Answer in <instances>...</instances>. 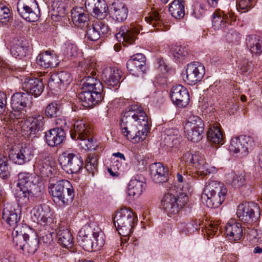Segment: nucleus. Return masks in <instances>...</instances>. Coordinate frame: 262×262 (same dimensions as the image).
I'll return each instance as SVG.
<instances>
[{
	"label": "nucleus",
	"instance_id": "1",
	"mask_svg": "<svg viewBox=\"0 0 262 262\" xmlns=\"http://www.w3.org/2000/svg\"><path fill=\"white\" fill-rule=\"evenodd\" d=\"M120 127L124 137L137 143L144 140L150 130L148 117L137 104L129 106L123 112Z\"/></svg>",
	"mask_w": 262,
	"mask_h": 262
},
{
	"label": "nucleus",
	"instance_id": "2",
	"mask_svg": "<svg viewBox=\"0 0 262 262\" xmlns=\"http://www.w3.org/2000/svg\"><path fill=\"white\" fill-rule=\"evenodd\" d=\"M93 66L85 71L86 75L81 80L82 91L79 94L78 98L84 107H92L103 99L102 83L95 77L96 73L92 68Z\"/></svg>",
	"mask_w": 262,
	"mask_h": 262
},
{
	"label": "nucleus",
	"instance_id": "3",
	"mask_svg": "<svg viewBox=\"0 0 262 262\" xmlns=\"http://www.w3.org/2000/svg\"><path fill=\"white\" fill-rule=\"evenodd\" d=\"M78 240L84 250L88 252L97 251L105 244V235L96 223L83 226L78 233Z\"/></svg>",
	"mask_w": 262,
	"mask_h": 262
},
{
	"label": "nucleus",
	"instance_id": "4",
	"mask_svg": "<svg viewBox=\"0 0 262 262\" xmlns=\"http://www.w3.org/2000/svg\"><path fill=\"white\" fill-rule=\"evenodd\" d=\"M16 184L17 189L14 192L15 198L18 204L25 206L30 202V198L33 194L32 189L36 187V177L28 172H20L18 174Z\"/></svg>",
	"mask_w": 262,
	"mask_h": 262
},
{
	"label": "nucleus",
	"instance_id": "5",
	"mask_svg": "<svg viewBox=\"0 0 262 262\" xmlns=\"http://www.w3.org/2000/svg\"><path fill=\"white\" fill-rule=\"evenodd\" d=\"M49 192L54 202L68 205L74 196V191L70 182L66 180H61L55 184H50L48 187Z\"/></svg>",
	"mask_w": 262,
	"mask_h": 262
},
{
	"label": "nucleus",
	"instance_id": "6",
	"mask_svg": "<svg viewBox=\"0 0 262 262\" xmlns=\"http://www.w3.org/2000/svg\"><path fill=\"white\" fill-rule=\"evenodd\" d=\"M136 215L130 210L123 208L118 211L114 218V225L120 235L126 236L132 232L137 223Z\"/></svg>",
	"mask_w": 262,
	"mask_h": 262
},
{
	"label": "nucleus",
	"instance_id": "7",
	"mask_svg": "<svg viewBox=\"0 0 262 262\" xmlns=\"http://www.w3.org/2000/svg\"><path fill=\"white\" fill-rule=\"evenodd\" d=\"M29 96L27 93L19 92L13 95L11 98V107L13 110L11 117L14 120V123L16 122L23 123L26 119V111L25 108L29 102Z\"/></svg>",
	"mask_w": 262,
	"mask_h": 262
},
{
	"label": "nucleus",
	"instance_id": "8",
	"mask_svg": "<svg viewBox=\"0 0 262 262\" xmlns=\"http://www.w3.org/2000/svg\"><path fill=\"white\" fill-rule=\"evenodd\" d=\"M188 200L187 196L185 194H179L175 196L168 193L164 195L161 202V208L171 216L177 214Z\"/></svg>",
	"mask_w": 262,
	"mask_h": 262
},
{
	"label": "nucleus",
	"instance_id": "9",
	"mask_svg": "<svg viewBox=\"0 0 262 262\" xmlns=\"http://www.w3.org/2000/svg\"><path fill=\"white\" fill-rule=\"evenodd\" d=\"M236 214L242 222L251 225L260 217V211L257 204L245 202L238 206Z\"/></svg>",
	"mask_w": 262,
	"mask_h": 262
},
{
	"label": "nucleus",
	"instance_id": "10",
	"mask_svg": "<svg viewBox=\"0 0 262 262\" xmlns=\"http://www.w3.org/2000/svg\"><path fill=\"white\" fill-rule=\"evenodd\" d=\"M254 146V142L251 137L240 136L231 139L228 149L230 152L243 157L247 156Z\"/></svg>",
	"mask_w": 262,
	"mask_h": 262
},
{
	"label": "nucleus",
	"instance_id": "11",
	"mask_svg": "<svg viewBox=\"0 0 262 262\" xmlns=\"http://www.w3.org/2000/svg\"><path fill=\"white\" fill-rule=\"evenodd\" d=\"M17 9L20 16L28 21L35 22L39 17L40 12L35 0H19Z\"/></svg>",
	"mask_w": 262,
	"mask_h": 262
},
{
	"label": "nucleus",
	"instance_id": "12",
	"mask_svg": "<svg viewBox=\"0 0 262 262\" xmlns=\"http://www.w3.org/2000/svg\"><path fill=\"white\" fill-rule=\"evenodd\" d=\"M31 218L41 226L52 227L53 222V212L49 205L42 204L34 206L31 211Z\"/></svg>",
	"mask_w": 262,
	"mask_h": 262
},
{
	"label": "nucleus",
	"instance_id": "13",
	"mask_svg": "<svg viewBox=\"0 0 262 262\" xmlns=\"http://www.w3.org/2000/svg\"><path fill=\"white\" fill-rule=\"evenodd\" d=\"M58 161L62 168L68 173L78 172L83 164L80 156L69 152H64L60 155Z\"/></svg>",
	"mask_w": 262,
	"mask_h": 262
},
{
	"label": "nucleus",
	"instance_id": "14",
	"mask_svg": "<svg viewBox=\"0 0 262 262\" xmlns=\"http://www.w3.org/2000/svg\"><path fill=\"white\" fill-rule=\"evenodd\" d=\"M45 118L39 113H34L24 120L23 123L16 122L22 130L26 131L30 137L34 136L39 131L43 130L45 125Z\"/></svg>",
	"mask_w": 262,
	"mask_h": 262
},
{
	"label": "nucleus",
	"instance_id": "15",
	"mask_svg": "<svg viewBox=\"0 0 262 262\" xmlns=\"http://www.w3.org/2000/svg\"><path fill=\"white\" fill-rule=\"evenodd\" d=\"M205 73L204 66L200 62H193L187 66L183 76L184 81L189 85H194L200 81Z\"/></svg>",
	"mask_w": 262,
	"mask_h": 262
},
{
	"label": "nucleus",
	"instance_id": "16",
	"mask_svg": "<svg viewBox=\"0 0 262 262\" xmlns=\"http://www.w3.org/2000/svg\"><path fill=\"white\" fill-rule=\"evenodd\" d=\"M145 56L141 53L133 55L126 63L130 73L136 77H142L146 70Z\"/></svg>",
	"mask_w": 262,
	"mask_h": 262
},
{
	"label": "nucleus",
	"instance_id": "17",
	"mask_svg": "<svg viewBox=\"0 0 262 262\" xmlns=\"http://www.w3.org/2000/svg\"><path fill=\"white\" fill-rule=\"evenodd\" d=\"M30 234H33V231L26 225H19L15 227L12 233L14 246L17 249L22 250L26 242L30 237Z\"/></svg>",
	"mask_w": 262,
	"mask_h": 262
},
{
	"label": "nucleus",
	"instance_id": "18",
	"mask_svg": "<svg viewBox=\"0 0 262 262\" xmlns=\"http://www.w3.org/2000/svg\"><path fill=\"white\" fill-rule=\"evenodd\" d=\"M72 81L70 73L66 71H60L53 74L50 78L48 86L51 90L58 91L64 90Z\"/></svg>",
	"mask_w": 262,
	"mask_h": 262
},
{
	"label": "nucleus",
	"instance_id": "19",
	"mask_svg": "<svg viewBox=\"0 0 262 262\" xmlns=\"http://www.w3.org/2000/svg\"><path fill=\"white\" fill-rule=\"evenodd\" d=\"M170 97L172 103L181 108L186 107L190 100L188 90L182 85H176L172 87Z\"/></svg>",
	"mask_w": 262,
	"mask_h": 262
},
{
	"label": "nucleus",
	"instance_id": "20",
	"mask_svg": "<svg viewBox=\"0 0 262 262\" xmlns=\"http://www.w3.org/2000/svg\"><path fill=\"white\" fill-rule=\"evenodd\" d=\"M85 7L86 11L99 19L104 18L107 14L108 7L104 0H86Z\"/></svg>",
	"mask_w": 262,
	"mask_h": 262
},
{
	"label": "nucleus",
	"instance_id": "21",
	"mask_svg": "<svg viewBox=\"0 0 262 262\" xmlns=\"http://www.w3.org/2000/svg\"><path fill=\"white\" fill-rule=\"evenodd\" d=\"M20 211L17 205L12 203H6L3 210V219L13 228L17 225L20 218Z\"/></svg>",
	"mask_w": 262,
	"mask_h": 262
},
{
	"label": "nucleus",
	"instance_id": "22",
	"mask_svg": "<svg viewBox=\"0 0 262 262\" xmlns=\"http://www.w3.org/2000/svg\"><path fill=\"white\" fill-rule=\"evenodd\" d=\"M42 82L37 78H27L23 82L21 89L29 96L33 95L35 97L39 96L43 90Z\"/></svg>",
	"mask_w": 262,
	"mask_h": 262
},
{
	"label": "nucleus",
	"instance_id": "23",
	"mask_svg": "<svg viewBox=\"0 0 262 262\" xmlns=\"http://www.w3.org/2000/svg\"><path fill=\"white\" fill-rule=\"evenodd\" d=\"M150 176L156 183H163L168 180V168L161 163H154L149 167Z\"/></svg>",
	"mask_w": 262,
	"mask_h": 262
},
{
	"label": "nucleus",
	"instance_id": "24",
	"mask_svg": "<svg viewBox=\"0 0 262 262\" xmlns=\"http://www.w3.org/2000/svg\"><path fill=\"white\" fill-rule=\"evenodd\" d=\"M108 31L107 25L102 21H98L87 27L86 35L89 40L96 41L102 35L107 34Z\"/></svg>",
	"mask_w": 262,
	"mask_h": 262
},
{
	"label": "nucleus",
	"instance_id": "25",
	"mask_svg": "<svg viewBox=\"0 0 262 262\" xmlns=\"http://www.w3.org/2000/svg\"><path fill=\"white\" fill-rule=\"evenodd\" d=\"M225 233L230 241H237L241 239L243 236V227L240 223L233 219H231L226 226Z\"/></svg>",
	"mask_w": 262,
	"mask_h": 262
},
{
	"label": "nucleus",
	"instance_id": "26",
	"mask_svg": "<svg viewBox=\"0 0 262 262\" xmlns=\"http://www.w3.org/2000/svg\"><path fill=\"white\" fill-rule=\"evenodd\" d=\"M146 187L144 178L141 175L133 177L128 185V194L135 198L139 197Z\"/></svg>",
	"mask_w": 262,
	"mask_h": 262
},
{
	"label": "nucleus",
	"instance_id": "27",
	"mask_svg": "<svg viewBox=\"0 0 262 262\" xmlns=\"http://www.w3.org/2000/svg\"><path fill=\"white\" fill-rule=\"evenodd\" d=\"M139 33V30L134 26H122L120 28L119 32L116 34L117 39L122 38L123 43L124 46L126 44H133Z\"/></svg>",
	"mask_w": 262,
	"mask_h": 262
},
{
	"label": "nucleus",
	"instance_id": "28",
	"mask_svg": "<svg viewBox=\"0 0 262 262\" xmlns=\"http://www.w3.org/2000/svg\"><path fill=\"white\" fill-rule=\"evenodd\" d=\"M45 139L49 146L55 147L61 144L65 140L66 133L61 128H52L46 133Z\"/></svg>",
	"mask_w": 262,
	"mask_h": 262
},
{
	"label": "nucleus",
	"instance_id": "29",
	"mask_svg": "<svg viewBox=\"0 0 262 262\" xmlns=\"http://www.w3.org/2000/svg\"><path fill=\"white\" fill-rule=\"evenodd\" d=\"M102 78L110 89L117 86L121 78V71L112 67L105 68L102 72Z\"/></svg>",
	"mask_w": 262,
	"mask_h": 262
},
{
	"label": "nucleus",
	"instance_id": "30",
	"mask_svg": "<svg viewBox=\"0 0 262 262\" xmlns=\"http://www.w3.org/2000/svg\"><path fill=\"white\" fill-rule=\"evenodd\" d=\"M32 149L27 146L21 147L20 149L9 155L10 159L15 164L23 165L29 162L33 157Z\"/></svg>",
	"mask_w": 262,
	"mask_h": 262
},
{
	"label": "nucleus",
	"instance_id": "31",
	"mask_svg": "<svg viewBox=\"0 0 262 262\" xmlns=\"http://www.w3.org/2000/svg\"><path fill=\"white\" fill-rule=\"evenodd\" d=\"M36 61L39 66L45 69L55 67L58 64L56 56L49 51L39 54L36 58Z\"/></svg>",
	"mask_w": 262,
	"mask_h": 262
},
{
	"label": "nucleus",
	"instance_id": "32",
	"mask_svg": "<svg viewBox=\"0 0 262 262\" xmlns=\"http://www.w3.org/2000/svg\"><path fill=\"white\" fill-rule=\"evenodd\" d=\"M91 129L89 125L83 120H77L71 130L70 135L72 139L78 140L88 135H91Z\"/></svg>",
	"mask_w": 262,
	"mask_h": 262
},
{
	"label": "nucleus",
	"instance_id": "33",
	"mask_svg": "<svg viewBox=\"0 0 262 262\" xmlns=\"http://www.w3.org/2000/svg\"><path fill=\"white\" fill-rule=\"evenodd\" d=\"M28 50V43L26 39L21 36H18L14 39V44L11 48V54L15 58H21L26 56Z\"/></svg>",
	"mask_w": 262,
	"mask_h": 262
},
{
	"label": "nucleus",
	"instance_id": "34",
	"mask_svg": "<svg viewBox=\"0 0 262 262\" xmlns=\"http://www.w3.org/2000/svg\"><path fill=\"white\" fill-rule=\"evenodd\" d=\"M227 188L220 191L219 193H213L211 196H206V198H202L205 201L206 205L210 208H217L225 200L227 194Z\"/></svg>",
	"mask_w": 262,
	"mask_h": 262
},
{
	"label": "nucleus",
	"instance_id": "35",
	"mask_svg": "<svg viewBox=\"0 0 262 262\" xmlns=\"http://www.w3.org/2000/svg\"><path fill=\"white\" fill-rule=\"evenodd\" d=\"M164 142L169 148L178 147L180 144L181 137L176 128H170L166 131Z\"/></svg>",
	"mask_w": 262,
	"mask_h": 262
},
{
	"label": "nucleus",
	"instance_id": "36",
	"mask_svg": "<svg viewBox=\"0 0 262 262\" xmlns=\"http://www.w3.org/2000/svg\"><path fill=\"white\" fill-rule=\"evenodd\" d=\"M246 45L250 52L256 55L262 53V37L256 35H249L246 38Z\"/></svg>",
	"mask_w": 262,
	"mask_h": 262
},
{
	"label": "nucleus",
	"instance_id": "37",
	"mask_svg": "<svg viewBox=\"0 0 262 262\" xmlns=\"http://www.w3.org/2000/svg\"><path fill=\"white\" fill-rule=\"evenodd\" d=\"M111 9L113 10V16L116 21L122 22L127 18L128 9L123 3L118 1L114 2Z\"/></svg>",
	"mask_w": 262,
	"mask_h": 262
},
{
	"label": "nucleus",
	"instance_id": "38",
	"mask_svg": "<svg viewBox=\"0 0 262 262\" xmlns=\"http://www.w3.org/2000/svg\"><path fill=\"white\" fill-rule=\"evenodd\" d=\"M212 17V27L215 30L222 29L229 25V16L223 12H215Z\"/></svg>",
	"mask_w": 262,
	"mask_h": 262
},
{
	"label": "nucleus",
	"instance_id": "39",
	"mask_svg": "<svg viewBox=\"0 0 262 262\" xmlns=\"http://www.w3.org/2000/svg\"><path fill=\"white\" fill-rule=\"evenodd\" d=\"M169 12L175 18H182L185 15L184 2L182 0H174L169 6Z\"/></svg>",
	"mask_w": 262,
	"mask_h": 262
},
{
	"label": "nucleus",
	"instance_id": "40",
	"mask_svg": "<svg viewBox=\"0 0 262 262\" xmlns=\"http://www.w3.org/2000/svg\"><path fill=\"white\" fill-rule=\"evenodd\" d=\"M223 188L226 187L223 183L216 181L209 180L205 185L202 198H206V196H211L213 193H219Z\"/></svg>",
	"mask_w": 262,
	"mask_h": 262
},
{
	"label": "nucleus",
	"instance_id": "41",
	"mask_svg": "<svg viewBox=\"0 0 262 262\" xmlns=\"http://www.w3.org/2000/svg\"><path fill=\"white\" fill-rule=\"evenodd\" d=\"M59 243L63 247L71 248L73 246L72 235L67 229H59L56 233Z\"/></svg>",
	"mask_w": 262,
	"mask_h": 262
},
{
	"label": "nucleus",
	"instance_id": "42",
	"mask_svg": "<svg viewBox=\"0 0 262 262\" xmlns=\"http://www.w3.org/2000/svg\"><path fill=\"white\" fill-rule=\"evenodd\" d=\"M30 234V237L26 242L22 249L25 254H33L37 251L38 248L39 241L37 235L33 232V234Z\"/></svg>",
	"mask_w": 262,
	"mask_h": 262
},
{
	"label": "nucleus",
	"instance_id": "43",
	"mask_svg": "<svg viewBox=\"0 0 262 262\" xmlns=\"http://www.w3.org/2000/svg\"><path fill=\"white\" fill-rule=\"evenodd\" d=\"M71 17L73 21L76 25L84 24L89 20L88 15L84 13L81 7H76L71 11Z\"/></svg>",
	"mask_w": 262,
	"mask_h": 262
},
{
	"label": "nucleus",
	"instance_id": "44",
	"mask_svg": "<svg viewBox=\"0 0 262 262\" xmlns=\"http://www.w3.org/2000/svg\"><path fill=\"white\" fill-rule=\"evenodd\" d=\"M204 130V127L192 128L191 130L187 129H184L185 135L189 140L193 142H198L202 140L203 134Z\"/></svg>",
	"mask_w": 262,
	"mask_h": 262
},
{
	"label": "nucleus",
	"instance_id": "45",
	"mask_svg": "<svg viewBox=\"0 0 262 262\" xmlns=\"http://www.w3.org/2000/svg\"><path fill=\"white\" fill-rule=\"evenodd\" d=\"M163 11L160 9L159 11H154L148 17H145V20L150 25L156 27L157 25H161L162 24L164 18Z\"/></svg>",
	"mask_w": 262,
	"mask_h": 262
},
{
	"label": "nucleus",
	"instance_id": "46",
	"mask_svg": "<svg viewBox=\"0 0 262 262\" xmlns=\"http://www.w3.org/2000/svg\"><path fill=\"white\" fill-rule=\"evenodd\" d=\"M207 138L210 142L216 144L222 143L223 140L222 133L217 126H213L210 128Z\"/></svg>",
	"mask_w": 262,
	"mask_h": 262
},
{
	"label": "nucleus",
	"instance_id": "47",
	"mask_svg": "<svg viewBox=\"0 0 262 262\" xmlns=\"http://www.w3.org/2000/svg\"><path fill=\"white\" fill-rule=\"evenodd\" d=\"M201 158V156L196 152L192 153L190 151H187L184 154L182 160L188 165L192 166L195 168L196 166L199 165V162Z\"/></svg>",
	"mask_w": 262,
	"mask_h": 262
},
{
	"label": "nucleus",
	"instance_id": "48",
	"mask_svg": "<svg viewBox=\"0 0 262 262\" xmlns=\"http://www.w3.org/2000/svg\"><path fill=\"white\" fill-rule=\"evenodd\" d=\"M204 124L202 119L197 116H191L189 117L186 121L184 129H187L190 131L194 128L204 127Z\"/></svg>",
	"mask_w": 262,
	"mask_h": 262
},
{
	"label": "nucleus",
	"instance_id": "49",
	"mask_svg": "<svg viewBox=\"0 0 262 262\" xmlns=\"http://www.w3.org/2000/svg\"><path fill=\"white\" fill-rule=\"evenodd\" d=\"M177 180L178 182L177 191H181L179 194H185L187 196L188 194L190 192L191 187L190 185L184 179V177L180 173L177 174Z\"/></svg>",
	"mask_w": 262,
	"mask_h": 262
},
{
	"label": "nucleus",
	"instance_id": "50",
	"mask_svg": "<svg viewBox=\"0 0 262 262\" xmlns=\"http://www.w3.org/2000/svg\"><path fill=\"white\" fill-rule=\"evenodd\" d=\"M244 176L242 174H236L234 172L229 173L227 178V183L234 187H239L245 183Z\"/></svg>",
	"mask_w": 262,
	"mask_h": 262
},
{
	"label": "nucleus",
	"instance_id": "51",
	"mask_svg": "<svg viewBox=\"0 0 262 262\" xmlns=\"http://www.w3.org/2000/svg\"><path fill=\"white\" fill-rule=\"evenodd\" d=\"M10 170L7 158L0 154V177L5 180L8 179L10 176Z\"/></svg>",
	"mask_w": 262,
	"mask_h": 262
},
{
	"label": "nucleus",
	"instance_id": "52",
	"mask_svg": "<svg viewBox=\"0 0 262 262\" xmlns=\"http://www.w3.org/2000/svg\"><path fill=\"white\" fill-rule=\"evenodd\" d=\"M90 135H88L78 139V140H79V144L82 149L85 150H93L95 149L96 142L92 139Z\"/></svg>",
	"mask_w": 262,
	"mask_h": 262
},
{
	"label": "nucleus",
	"instance_id": "53",
	"mask_svg": "<svg viewBox=\"0 0 262 262\" xmlns=\"http://www.w3.org/2000/svg\"><path fill=\"white\" fill-rule=\"evenodd\" d=\"M199 165L196 166L195 168L204 175H207L210 173H215L216 171L214 166H212L208 163L204 161L203 158H201L199 162Z\"/></svg>",
	"mask_w": 262,
	"mask_h": 262
},
{
	"label": "nucleus",
	"instance_id": "54",
	"mask_svg": "<svg viewBox=\"0 0 262 262\" xmlns=\"http://www.w3.org/2000/svg\"><path fill=\"white\" fill-rule=\"evenodd\" d=\"M98 165V157L95 155H90L86 161L85 168L86 169L93 173L96 170Z\"/></svg>",
	"mask_w": 262,
	"mask_h": 262
},
{
	"label": "nucleus",
	"instance_id": "55",
	"mask_svg": "<svg viewBox=\"0 0 262 262\" xmlns=\"http://www.w3.org/2000/svg\"><path fill=\"white\" fill-rule=\"evenodd\" d=\"M11 19L10 9L3 4H0V21L6 24Z\"/></svg>",
	"mask_w": 262,
	"mask_h": 262
},
{
	"label": "nucleus",
	"instance_id": "56",
	"mask_svg": "<svg viewBox=\"0 0 262 262\" xmlns=\"http://www.w3.org/2000/svg\"><path fill=\"white\" fill-rule=\"evenodd\" d=\"M59 107L57 103L55 102L50 103L45 109V114L50 118L56 117L59 112Z\"/></svg>",
	"mask_w": 262,
	"mask_h": 262
},
{
	"label": "nucleus",
	"instance_id": "57",
	"mask_svg": "<svg viewBox=\"0 0 262 262\" xmlns=\"http://www.w3.org/2000/svg\"><path fill=\"white\" fill-rule=\"evenodd\" d=\"M237 6L244 12H248L255 6L253 0H236Z\"/></svg>",
	"mask_w": 262,
	"mask_h": 262
},
{
	"label": "nucleus",
	"instance_id": "58",
	"mask_svg": "<svg viewBox=\"0 0 262 262\" xmlns=\"http://www.w3.org/2000/svg\"><path fill=\"white\" fill-rule=\"evenodd\" d=\"M50 228L46 227V230L48 229V231L43 232L42 230H40L39 233L41 241L47 245L51 244L53 240V234L54 233L53 232L49 230Z\"/></svg>",
	"mask_w": 262,
	"mask_h": 262
},
{
	"label": "nucleus",
	"instance_id": "59",
	"mask_svg": "<svg viewBox=\"0 0 262 262\" xmlns=\"http://www.w3.org/2000/svg\"><path fill=\"white\" fill-rule=\"evenodd\" d=\"M173 56L177 60H181L188 54L186 48L182 46H176L173 49Z\"/></svg>",
	"mask_w": 262,
	"mask_h": 262
},
{
	"label": "nucleus",
	"instance_id": "60",
	"mask_svg": "<svg viewBox=\"0 0 262 262\" xmlns=\"http://www.w3.org/2000/svg\"><path fill=\"white\" fill-rule=\"evenodd\" d=\"M65 52L68 57H76L80 52L77 46L72 43L67 45Z\"/></svg>",
	"mask_w": 262,
	"mask_h": 262
},
{
	"label": "nucleus",
	"instance_id": "61",
	"mask_svg": "<svg viewBox=\"0 0 262 262\" xmlns=\"http://www.w3.org/2000/svg\"><path fill=\"white\" fill-rule=\"evenodd\" d=\"M226 38L230 42L238 43L241 39V35L236 30L230 29L226 35Z\"/></svg>",
	"mask_w": 262,
	"mask_h": 262
},
{
	"label": "nucleus",
	"instance_id": "62",
	"mask_svg": "<svg viewBox=\"0 0 262 262\" xmlns=\"http://www.w3.org/2000/svg\"><path fill=\"white\" fill-rule=\"evenodd\" d=\"M179 229L180 232L185 234L192 233L196 230V228L191 223H182L180 225Z\"/></svg>",
	"mask_w": 262,
	"mask_h": 262
},
{
	"label": "nucleus",
	"instance_id": "63",
	"mask_svg": "<svg viewBox=\"0 0 262 262\" xmlns=\"http://www.w3.org/2000/svg\"><path fill=\"white\" fill-rule=\"evenodd\" d=\"M52 10L55 13H62L63 11L64 6L62 3L60 1H55L52 5Z\"/></svg>",
	"mask_w": 262,
	"mask_h": 262
},
{
	"label": "nucleus",
	"instance_id": "64",
	"mask_svg": "<svg viewBox=\"0 0 262 262\" xmlns=\"http://www.w3.org/2000/svg\"><path fill=\"white\" fill-rule=\"evenodd\" d=\"M7 104V95L3 92H0V114L5 111Z\"/></svg>",
	"mask_w": 262,
	"mask_h": 262
}]
</instances>
